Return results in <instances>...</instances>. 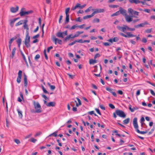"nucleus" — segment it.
I'll return each instance as SVG.
<instances>
[{
    "mask_svg": "<svg viewBox=\"0 0 155 155\" xmlns=\"http://www.w3.org/2000/svg\"><path fill=\"white\" fill-rule=\"evenodd\" d=\"M129 108L131 112L134 111V109L131 108V105L130 104L129 105Z\"/></svg>",
    "mask_w": 155,
    "mask_h": 155,
    "instance_id": "nucleus-53",
    "label": "nucleus"
},
{
    "mask_svg": "<svg viewBox=\"0 0 155 155\" xmlns=\"http://www.w3.org/2000/svg\"><path fill=\"white\" fill-rule=\"evenodd\" d=\"M52 40H53V41L54 42V43H55V44H56L57 43V40H58V38H56L55 37H54V38H53Z\"/></svg>",
    "mask_w": 155,
    "mask_h": 155,
    "instance_id": "nucleus-44",
    "label": "nucleus"
},
{
    "mask_svg": "<svg viewBox=\"0 0 155 155\" xmlns=\"http://www.w3.org/2000/svg\"><path fill=\"white\" fill-rule=\"evenodd\" d=\"M136 131L137 132L141 134H146L147 133V131H140L139 130V129H137L136 130Z\"/></svg>",
    "mask_w": 155,
    "mask_h": 155,
    "instance_id": "nucleus-28",
    "label": "nucleus"
},
{
    "mask_svg": "<svg viewBox=\"0 0 155 155\" xmlns=\"http://www.w3.org/2000/svg\"><path fill=\"white\" fill-rule=\"evenodd\" d=\"M91 16L90 15H87L86 16H85L83 17V19H87L91 18Z\"/></svg>",
    "mask_w": 155,
    "mask_h": 155,
    "instance_id": "nucleus-50",
    "label": "nucleus"
},
{
    "mask_svg": "<svg viewBox=\"0 0 155 155\" xmlns=\"http://www.w3.org/2000/svg\"><path fill=\"white\" fill-rule=\"evenodd\" d=\"M58 131H56L54 132L53 133L51 134H50L49 136H51L52 135H53L54 137H56L57 136V133H58Z\"/></svg>",
    "mask_w": 155,
    "mask_h": 155,
    "instance_id": "nucleus-33",
    "label": "nucleus"
},
{
    "mask_svg": "<svg viewBox=\"0 0 155 155\" xmlns=\"http://www.w3.org/2000/svg\"><path fill=\"white\" fill-rule=\"evenodd\" d=\"M14 141L17 144H18L20 143V142L18 139H14Z\"/></svg>",
    "mask_w": 155,
    "mask_h": 155,
    "instance_id": "nucleus-48",
    "label": "nucleus"
},
{
    "mask_svg": "<svg viewBox=\"0 0 155 155\" xmlns=\"http://www.w3.org/2000/svg\"><path fill=\"white\" fill-rule=\"evenodd\" d=\"M30 141L31 142L35 143V142L37 141V140L34 139L33 138H31Z\"/></svg>",
    "mask_w": 155,
    "mask_h": 155,
    "instance_id": "nucleus-58",
    "label": "nucleus"
},
{
    "mask_svg": "<svg viewBox=\"0 0 155 155\" xmlns=\"http://www.w3.org/2000/svg\"><path fill=\"white\" fill-rule=\"evenodd\" d=\"M25 8H22L19 13V14L21 16H23L25 15H28L32 13L33 11L30 10L28 11H25Z\"/></svg>",
    "mask_w": 155,
    "mask_h": 155,
    "instance_id": "nucleus-3",
    "label": "nucleus"
},
{
    "mask_svg": "<svg viewBox=\"0 0 155 155\" xmlns=\"http://www.w3.org/2000/svg\"><path fill=\"white\" fill-rule=\"evenodd\" d=\"M130 120V118H128L126 119L125 120H124V121H123L124 124H128Z\"/></svg>",
    "mask_w": 155,
    "mask_h": 155,
    "instance_id": "nucleus-25",
    "label": "nucleus"
},
{
    "mask_svg": "<svg viewBox=\"0 0 155 155\" xmlns=\"http://www.w3.org/2000/svg\"><path fill=\"white\" fill-rule=\"evenodd\" d=\"M95 110H96V111H97V112L99 114V115H101V112H100V110H99V109L98 108H95Z\"/></svg>",
    "mask_w": 155,
    "mask_h": 155,
    "instance_id": "nucleus-62",
    "label": "nucleus"
},
{
    "mask_svg": "<svg viewBox=\"0 0 155 155\" xmlns=\"http://www.w3.org/2000/svg\"><path fill=\"white\" fill-rule=\"evenodd\" d=\"M33 104L35 108L36 109L35 112L36 113H40L41 112V106L38 102L35 103V101L33 102Z\"/></svg>",
    "mask_w": 155,
    "mask_h": 155,
    "instance_id": "nucleus-4",
    "label": "nucleus"
},
{
    "mask_svg": "<svg viewBox=\"0 0 155 155\" xmlns=\"http://www.w3.org/2000/svg\"><path fill=\"white\" fill-rule=\"evenodd\" d=\"M129 2L131 4L134 3L136 4L139 3V0H129Z\"/></svg>",
    "mask_w": 155,
    "mask_h": 155,
    "instance_id": "nucleus-17",
    "label": "nucleus"
},
{
    "mask_svg": "<svg viewBox=\"0 0 155 155\" xmlns=\"http://www.w3.org/2000/svg\"><path fill=\"white\" fill-rule=\"evenodd\" d=\"M77 42H78L81 43H83V41L82 39H78L76 40Z\"/></svg>",
    "mask_w": 155,
    "mask_h": 155,
    "instance_id": "nucleus-45",
    "label": "nucleus"
},
{
    "mask_svg": "<svg viewBox=\"0 0 155 155\" xmlns=\"http://www.w3.org/2000/svg\"><path fill=\"white\" fill-rule=\"evenodd\" d=\"M149 25V23L147 21H145L143 23H142L134 26V27L136 28H138L140 27H144L146 25Z\"/></svg>",
    "mask_w": 155,
    "mask_h": 155,
    "instance_id": "nucleus-8",
    "label": "nucleus"
},
{
    "mask_svg": "<svg viewBox=\"0 0 155 155\" xmlns=\"http://www.w3.org/2000/svg\"><path fill=\"white\" fill-rule=\"evenodd\" d=\"M106 90L107 91H108L110 92L115 97H116L117 96V94L116 93L114 92H113L112 91L113 90V89L109 87H107L106 88Z\"/></svg>",
    "mask_w": 155,
    "mask_h": 155,
    "instance_id": "nucleus-13",
    "label": "nucleus"
},
{
    "mask_svg": "<svg viewBox=\"0 0 155 155\" xmlns=\"http://www.w3.org/2000/svg\"><path fill=\"white\" fill-rule=\"evenodd\" d=\"M112 39L113 41L114 42H117L119 40L118 38L117 37H115Z\"/></svg>",
    "mask_w": 155,
    "mask_h": 155,
    "instance_id": "nucleus-46",
    "label": "nucleus"
},
{
    "mask_svg": "<svg viewBox=\"0 0 155 155\" xmlns=\"http://www.w3.org/2000/svg\"><path fill=\"white\" fill-rule=\"evenodd\" d=\"M23 20H22L19 21L15 24V26H17L22 25L23 23Z\"/></svg>",
    "mask_w": 155,
    "mask_h": 155,
    "instance_id": "nucleus-31",
    "label": "nucleus"
},
{
    "mask_svg": "<svg viewBox=\"0 0 155 155\" xmlns=\"http://www.w3.org/2000/svg\"><path fill=\"white\" fill-rule=\"evenodd\" d=\"M18 18H15L13 20H10V25L12 27H13L14 26V23L17 20Z\"/></svg>",
    "mask_w": 155,
    "mask_h": 155,
    "instance_id": "nucleus-16",
    "label": "nucleus"
},
{
    "mask_svg": "<svg viewBox=\"0 0 155 155\" xmlns=\"http://www.w3.org/2000/svg\"><path fill=\"white\" fill-rule=\"evenodd\" d=\"M109 7L112 8H116L119 7V6L117 5H111L109 6Z\"/></svg>",
    "mask_w": 155,
    "mask_h": 155,
    "instance_id": "nucleus-43",
    "label": "nucleus"
},
{
    "mask_svg": "<svg viewBox=\"0 0 155 155\" xmlns=\"http://www.w3.org/2000/svg\"><path fill=\"white\" fill-rule=\"evenodd\" d=\"M91 8H92V7H91V6L89 7L86 10H85V12H88L90 11Z\"/></svg>",
    "mask_w": 155,
    "mask_h": 155,
    "instance_id": "nucleus-49",
    "label": "nucleus"
},
{
    "mask_svg": "<svg viewBox=\"0 0 155 155\" xmlns=\"http://www.w3.org/2000/svg\"><path fill=\"white\" fill-rule=\"evenodd\" d=\"M44 55H45V59L46 60H48V57L47 56V54L46 53V50L45 49L44 50Z\"/></svg>",
    "mask_w": 155,
    "mask_h": 155,
    "instance_id": "nucleus-38",
    "label": "nucleus"
},
{
    "mask_svg": "<svg viewBox=\"0 0 155 155\" xmlns=\"http://www.w3.org/2000/svg\"><path fill=\"white\" fill-rule=\"evenodd\" d=\"M79 35L77 33V32L76 33V34H75L74 36H73L71 38H74L75 37H78L79 36Z\"/></svg>",
    "mask_w": 155,
    "mask_h": 155,
    "instance_id": "nucleus-55",
    "label": "nucleus"
},
{
    "mask_svg": "<svg viewBox=\"0 0 155 155\" xmlns=\"http://www.w3.org/2000/svg\"><path fill=\"white\" fill-rule=\"evenodd\" d=\"M97 61L95 59H91L90 60L89 63L90 64H94L97 63Z\"/></svg>",
    "mask_w": 155,
    "mask_h": 155,
    "instance_id": "nucleus-21",
    "label": "nucleus"
},
{
    "mask_svg": "<svg viewBox=\"0 0 155 155\" xmlns=\"http://www.w3.org/2000/svg\"><path fill=\"white\" fill-rule=\"evenodd\" d=\"M40 57V56L39 54H37L35 57V59L37 60Z\"/></svg>",
    "mask_w": 155,
    "mask_h": 155,
    "instance_id": "nucleus-57",
    "label": "nucleus"
},
{
    "mask_svg": "<svg viewBox=\"0 0 155 155\" xmlns=\"http://www.w3.org/2000/svg\"><path fill=\"white\" fill-rule=\"evenodd\" d=\"M47 84L48 85V86L50 87V89L51 90H54L55 89V86L51 85V84L48 82L47 83Z\"/></svg>",
    "mask_w": 155,
    "mask_h": 155,
    "instance_id": "nucleus-23",
    "label": "nucleus"
},
{
    "mask_svg": "<svg viewBox=\"0 0 155 155\" xmlns=\"http://www.w3.org/2000/svg\"><path fill=\"white\" fill-rule=\"evenodd\" d=\"M115 112L116 114L119 117L124 118L126 117V114L123 111L119 110H116Z\"/></svg>",
    "mask_w": 155,
    "mask_h": 155,
    "instance_id": "nucleus-5",
    "label": "nucleus"
},
{
    "mask_svg": "<svg viewBox=\"0 0 155 155\" xmlns=\"http://www.w3.org/2000/svg\"><path fill=\"white\" fill-rule=\"evenodd\" d=\"M120 14V12H119V10L117 11V12H116L114 13V14H113L112 15H111V16H116V15H119Z\"/></svg>",
    "mask_w": 155,
    "mask_h": 155,
    "instance_id": "nucleus-35",
    "label": "nucleus"
},
{
    "mask_svg": "<svg viewBox=\"0 0 155 155\" xmlns=\"http://www.w3.org/2000/svg\"><path fill=\"white\" fill-rule=\"evenodd\" d=\"M76 41H76V40H75L74 41H73L72 43L69 44H68V45L69 46H71V45H73L74 44H75L76 42H77Z\"/></svg>",
    "mask_w": 155,
    "mask_h": 155,
    "instance_id": "nucleus-56",
    "label": "nucleus"
},
{
    "mask_svg": "<svg viewBox=\"0 0 155 155\" xmlns=\"http://www.w3.org/2000/svg\"><path fill=\"white\" fill-rule=\"evenodd\" d=\"M16 50V49L15 48H14L12 50V55L11 56L12 57V58H13V57L15 55Z\"/></svg>",
    "mask_w": 155,
    "mask_h": 155,
    "instance_id": "nucleus-29",
    "label": "nucleus"
},
{
    "mask_svg": "<svg viewBox=\"0 0 155 155\" xmlns=\"http://www.w3.org/2000/svg\"><path fill=\"white\" fill-rule=\"evenodd\" d=\"M119 12L122 15L124 16L125 17V16L127 15L126 13V11L123 8H122L121 7H120L119 8Z\"/></svg>",
    "mask_w": 155,
    "mask_h": 155,
    "instance_id": "nucleus-9",
    "label": "nucleus"
},
{
    "mask_svg": "<svg viewBox=\"0 0 155 155\" xmlns=\"http://www.w3.org/2000/svg\"><path fill=\"white\" fill-rule=\"evenodd\" d=\"M56 35L59 38H63L64 37V36L62 32H58L56 33Z\"/></svg>",
    "mask_w": 155,
    "mask_h": 155,
    "instance_id": "nucleus-15",
    "label": "nucleus"
},
{
    "mask_svg": "<svg viewBox=\"0 0 155 155\" xmlns=\"http://www.w3.org/2000/svg\"><path fill=\"white\" fill-rule=\"evenodd\" d=\"M82 19H81L80 17H79L75 19V21L81 22L82 21Z\"/></svg>",
    "mask_w": 155,
    "mask_h": 155,
    "instance_id": "nucleus-40",
    "label": "nucleus"
},
{
    "mask_svg": "<svg viewBox=\"0 0 155 155\" xmlns=\"http://www.w3.org/2000/svg\"><path fill=\"white\" fill-rule=\"evenodd\" d=\"M152 28L147 29L145 30V32L147 33H150L151 32Z\"/></svg>",
    "mask_w": 155,
    "mask_h": 155,
    "instance_id": "nucleus-39",
    "label": "nucleus"
},
{
    "mask_svg": "<svg viewBox=\"0 0 155 155\" xmlns=\"http://www.w3.org/2000/svg\"><path fill=\"white\" fill-rule=\"evenodd\" d=\"M71 35H72L71 34V35H68V36H67L64 39V41H66L68 40L70 38H71V37H71Z\"/></svg>",
    "mask_w": 155,
    "mask_h": 155,
    "instance_id": "nucleus-30",
    "label": "nucleus"
},
{
    "mask_svg": "<svg viewBox=\"0 0 155 155\" xmlns=\"http://www.w3.org/2000/svg\"><path fill=\"white\" fill-rule=\"evenodd\" d=\"M126 34H127V35H125L122 33H120L119 34L120 35L124 37L125 38H130L136 37V40L137 41L138 40H141L140 38L139 37V35L137 36H136V35L131 34V33L130 32H126Z\"/></svg>",
    "mask_w": 155,
    "mask_h": 155,
    "instance_id": "nucleus-2",
    "label": "nucleus"
},
{
    "mask_svg": "<svg viewBox=\"0 0 155 155\" xmlns=\"http://www.w3.org/2000/svg\"><path fill=\"white\" fill-rule=\"evenodd\" d=\"M137 118L135 117L134 118L133 120V124H136L137 123Z\"/></svg>",
    "mask_w": 155,
    "mask_h": 155,
    "instance_id": "nucleus-47",
    "label": "nucleus"
},
{
    "mask_svg": "<svg viewBox=\"0 0 155 155\" xmlns=\"http://www.w3.org/2000/svg\"><path fill=\"white\" fill-rule=\"evenodd\" d=\"M30 38L29 36V28L26 29V35L25 39V44L27 48L30 47L31 45L30 44Z\"/></svg>",
    "mask_w": 155,
    "mask_h": 155,
    "instance_id": "nucleus-1",
    "label": "nucleus"
},
{
    "mask_svg": "<svg viewBox=\"0 0 155 155\" xmlns=\"http://www.w3.org/2000/svg\"><path fill=\"white\" fill-rule=\"evenodd\" d=\"M117 28L120 31L123 32H125L127 29L128 30V26L125 25H124L123 27L118 26Z\"/></svg>",
    "mask_w": 155,
    "mask_h": 155,
    "instance_id": "nucleus-6",
    "label": "nucleus"
},
{
    "mask_svg": "<svg viewBox=\"0 0 155 155\" xmlns=\"http://www.w3.org/2000/svg\"><path fill=\"white\" fill-rule=\"evenodd\" d=\"M71 105L73 107L72 108L73 111L74 112L76 111L77 110V108L76 107H74V105L72 104V103L71 102Z\"/></svg>",
    "mask_w": 155,
    "mask_h": 155,
    "instance_id": "nucleus-34",
    "label": "nucleus"
},
{
    "mask_svg": "<svg viewBox=\"0 0 155 155\" xmlns=\"http://www.w3.org/2000/svg\"><path fill=\"white\" fill-rule=\"evenodd\" d=\"M92 10H94L96 14L104 12V9L101 8H96L94 9H92Z\"/></svg>",
    "mask_w": 155,
    "mask_h": 155,
    "instance_id": "nucleus-11",
    "label": "nucleus"
},
{
    "mask_svg": "<svg viewBox=\"0 0 155 155\" xmlns=\"http://www.w3.org/2000/svg\"><path fill=\"white\" fill-rule=\"evenodd\" d=\"M24 85L25 87H26L28 84L27 77L25 74H24Z\"/></svg>",
    "mask_w": 155,
    "mask_h": 155,
    "instance_id": "nucleus-14",
    "label": "nucleus"
},
{
    "mask_svg": "<svg viewBox=\"0 0 155 155\" xmlns=\"http://www.w3.org/2000/svg\"><path fill=\"white\" fill-rule=\"evenodd\" d=\"M133 16L127 15L124 17L126 20V21L127 22H130L132 21L133 20L132 17Z\"/></svg>",
    "mask_w": 155,
    "mask_h": 155,
    "instance_id": "nucleus-10",
    "label": "nucleus"
},
{
    "mask_svg": "<svg viewBox=\"0 0 155 155\" xmlns=\"http://www.w3.org/2000/svg\"><path fill=\"white\" fill-rule=\"evenodd\" d=\"M42 134V133L41 132H39L36 133L35 135V137H37V136H40V135H41Z\"/></svg>",
    "mask_w": 155,
    "mask_h": 155,
    "instance_id": "nucleus-59",
    "label": "nucleus"
},
{
    "mask_svg": "<svg viewBox=\"0 0 155 155\" xmlns=\"http://www.w3.org/2000/svg\"><path fill=\"white\" fill-rule=\"evenodd\" d=\"M19 7L18 6H16V7H11L10 8V11L12 13H15L18 11Z\"/></svg>",
    "mask_w": 155,
    "mask_h": 155,
    "instance_id": "nucleus-12",
    "label": "nucleus"
},
{
    "mask_svg": "<svg viewBox=\"0 0 155 155\" xmlns=\"http://www.w3.org/2000/svg\"><path fill=\"white\" fill-rule=\"evenodd\" d=\"M16 42L18 45V47L20 48L21 42V39L20 38H19L17 40Z\"/></svg>",
    "mask_w": 155,
    "mask_h": 155,
    "instance_id": "nucleus-20",
    "label": "nucleus"
},
{
    "mask_svg": "<svg viewBox=\"0 0 155 155\" xmlns=\"http://www.w3.org/2000/svg\"><path fill=\"white\" fill-rule=\"evenodd\" d=\"M55 103L54 102H51L48 103L47 106L48 107H54L55 105Z\"/></svg>",
    "mask_w": 155,
    "mask_h": 155,
    "instance_id": "nucleus-19",
    "label": "nucleus"
},
{
    "mask_svg": "<svg viewBox=\"0 0 155 155\" xmlns=\"http://www.w3.org/2000/svg\"><path fill=\"white\" fill-rule=\"evenodd\" d=\"M134 128L136 129V130L137 129H138V126L137 124V123L136 124H133Z\"/></svg>",
    "mask_w": 155,
    "mask_h": 155,
    "instance_id": "nucleus-37",
    "label": "nucleus"
},
{
    "mask_svg": "<svg viewBox=\"0 0 155 155\" xmlns=\"http://www.w3.org/2000/svg\"><path fill=\"white\" fill-rule=\"evenodd\" d=\"M76 99H77L78 102V104H79V105H81V101L80 100L79 98H78V97H76Z\"/></svg>",
    "mask_w": 155,
    "mask_h": 155,
    "instance_id": "nucleus-54",
    "label": "nucleus"
},
{
    "mask_svg": "<svg viewBox=\"0 0 155 155\" xmlns=\"http://www.w3.org/2000/svg\"><path fill=\"white\" fill-rule=\"evenodd\" d=\"M100 55L99 53H97L94 56V58L95 59H96L97 58L100 57Z\"/></svg>",
    "mask_w": 155,
    "mask_h": 155,
    "instance_id": "nucleus-51",
    "label": "nucleus"
},
{
    "mask_svg": "<svg viewBox=\"0 0 155 155\" xmlns=\"http://www.w3.org/2000/svg\"><path fill=\"white\" fill-rule=\"evenodd\" d=\"M100 21V20L98 18H95L94 19V20L93 21V22L94 23H95V22H97L98 23Z\"/></svg>",
    "mask_w": 155,
    "mask_h": 155,
    "instance_id": "nucleus-36",
    "label": "nucleus"
},
{
    "mask_svg": "<svg viewBox=\"0 0 155 155\" xmlns=\"http://www.w3.org/2000/svg\"><path fill=\"white\" fill-rule=\"evenodd\" d=\"M70 8H68L66 9V10H65L66 15H69L68 13L70 11Z\"/></svg>",
    "mask_w": 155,
    "mask_h": 155,
    "instance_id": "nucleus-42",
    "label": "nucleus"
},
{
    "mask_svg": "<svg viewBox=\"0 0 155 155\" xmlns=\"http://www.w3.org/2000/svg\"><path fill=\"white\" fill-rule=\"evenodd\" d=\"M85 25L84 24H83L81 25H78V28L82 29L83 28V27L85 26Z\"/></svg>",
    "mask_w": 155,
    "mask_h": 155,
    "instance_id": "nucleus-61",
    "label": "nucleus"
},
{
    "mask_svg": "<svg viewBox=\"0 0 155 155\" xmlns=\"http://www.w3.org/2000/svg\"><path fill=\"white\" fill-rule=\"evenodd\" d=\"M17 38V37L16 36H14L12 38H11L9 42V44H11L13 42V41L15 40Z\"/></svg>",
    "mask_w": 155,
    "mask_h": 155,
    "instance_id": "nucleus-27",
    "label": "nucleus"
},
{
    "mask_svg": "<svg viewBox=\"0 0 155 155\" xmlns=\"http://www.w3.org/2000/svg\"><path fill=\"white\" fill-rule=\"evenodd\" d=\"M109 106L112 109H114L115 108V106L111 104H109Z\"/></svg>",
    "mask_w": 155,
    "mask_h": 155,
    "instance_id": "nucleus-52",
    "label": "nucleus"
},
{
    "mask_svg": "<svg viewBox=\"0 0 155 155\" xmlns=\"http://www.w3.org/2000/svg\"><path fill=\"white\" fill-rule=\"evenodd\" d=\"M17 110L18 113L19 117L20 118H21L22 117V114L21 111L19 109H17Z\"/></svg>",
    "mask_w": 155,
    "mask_h": 155,
    "instance_id": "nucleus-24",
    "label": "nucleus"
},
{
    "mask_svg": "<svg viewBox=\"0 0 155 155\" xmlns=\"http://www.w3.org/2000/svg\"><path fill=\"white\" fill-rule=\"evenodd\" d=\"M40 35L39 34H38L34 36L33 37V39H35L37 38H38L39 37Z\"/></svg>",
    "mask_w": 155,
    "mask_h": 155,
    "instance_id": "nucleus-60",
    "label": "nucleus"
},
{
    "mask_svg": "<svg viewBox=\"0 0 155 155\" xmlns=\"http://www.w3.org/2000/svg\"><path fill=\"white\" fill-rule=\"evenodd\" d=\"M147 39L145 38H143L142 39V41L143 42V43H146L147 42Z\"/></svg>",
    "mask_w": 155,
    "mask_h": 155,
    "instance_id": "nucleus-64",
    "label": "nucleus"
},
{
    "mask_svg": "<svg viewBox=\"0 0 155 155\" xmlns=\"http://www.w3.org/2000/svg\"><path fill=\"white\" fill-rule=\"evenodd\" d=\"M69 15H66V18L65 21V24L68 23L69 21Z\"/></svg>",
    "mask_w": 155,
    "mask_h": 155,
    "instance_id": "nucleus-22",
    "label": "nucleus"
},
{
    "mask_svg": "<svg viewBox=\"0 0 155 155\" xmlns=\"http://www.w3.org/2000/svg\"><path fill=\"white\" fill-rule=\"evenodd\" d=\"M20 53H21V55H22V57H23V58L24 61H25V62L26 64L27 65H28V63H27L26 59V58H25V57L24 54L21 51H20Z\"/></svg>",
    "mask_w": 155,
    "mask_h": 155,
    "instance_id": "nucleus-18",
    "label": "nucleus"
},
{
    "mask_svg": "<svg viewBox=\"0 0 155 155\" xmlns=\"http://www.w3.org/2000/svg\"><path fill=\"white\" fill-rule=\"evenodd\" d=\"M150 91L151 94L153 96H155V93L151 89L150 90Z\"/></svg>",
    "mask_w": 155,
    "mask_h": 155,
    "instance_id": "nucleus-63",
    "label": "nucleus"
},
{
    "mask_svg": "<svg viewBox=\"0 0 155 155\" xmlns=\"http://www.w3.org/2000/svg\"><path fill=\"white\" fill-rule=\"evenodd\" d=\"M76 28H78V25L76 24L72 26L70 29V30H73L74 29Z\"/></svg>",
    "mask_w": 155,
    "mask_h": 155,
    "instance_id": "nucleus-41",
    "label": "nucleus"
},
{
    "mask_svg": "<svg viewBox=\"0 0 155 155\" xmlns=\"http://www.w3.org/2000/svg\"><path fill=\"white\" fill-rule=\"evenodd\" d=\"M22 71L19 70L18 73V76L17 79V81L18 83H19L21 81V79L22 77Z\"/></svg>",
    "mask_w": 155,
    "mask_h": 155,
    "instance_id": "nucleus-7",
    "label": "nucleus"
},
{
    "mask_svg": "<svg viewBox=\"0 0 155 155\" xmlns=\"http://www.w3.org/2000/svg\"><path fill=\"white\" fill-rule=\"evenodd\" d=\"M128 12L130 14H131L132 15H133V13L134 11L131 8H129L128 9Z\"/></svg>",
    "mask_w": 155,
    "mask_h": 155,
    "instance_id": "nucleus-32",
    "label": "nucleus"
},
{
    "mask_svg": "<svg viewBox=\"0 0 155 155\" xmlns=\"http://www.w3.org/2000/svg\"><path fill=\"white\" fill-rule=\"evenodd\" d=\"M80 7V4L77 3L76 6L74 7H73L71 8V10H74L78 8H79Z\"/></svg>",
    "mask_w": 155,
    "mask_h": 155,
    "instance_id": "nucleus-26",
    "label": "nucleus"
}]
</instances>
